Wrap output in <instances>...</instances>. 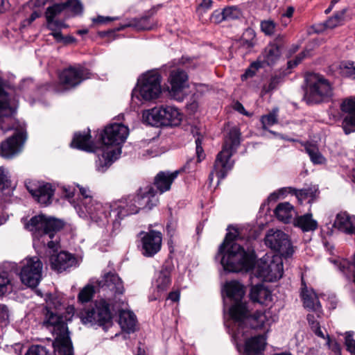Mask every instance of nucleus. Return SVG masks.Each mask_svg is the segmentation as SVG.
Returning <instances> with one entry per match:
<instances>
[{
    "mask_svg": "<svg viewBox=\"0 0 355 355\" xmlns=\"http://www.w3.org/2000/svg\"><path fill=\"white\" fill-rule=\"evenodd\" d=\"M290 193L295 195L300 203L305 200H308L309 203H313L319 196L320 191L318 185H310L306 188L302 189H296L295 188L288 187Z\"/></svg>",
    "mask_w": 355,
    "mask_h": 355,
    "instance_id": "obj_27",
    "label": "nucleus"
},
{
    "mask_svg": "<svg viewBox=\"0 0 355 355\" xmlns=\"http://www.w3.org/2000/svg\"><path fill=\"white\" fill-rule=\"evenodd\" d=\"M168 300H171V301L175 302H178L180 300V291H172L168 293Z\"/></svg>",
    "mask_w": 355,
    "mask_h": 355,
    "instance_id": "obj_63",
    "label": "nucleus"
},
{
    "mask_svg": "<svg viewBox=\"0 0 355 355\" xmlns=\"http://www.w3.org/2000/svg\"><path fill=\"white\" fill-rule=\"evenodd\" d=\"M223 11L225 21L236 19L241 16V10L235 6L225 8Z\"/></svg>",
    "mask_w": 355,
    "mask_h": 355,
    "instance_id": "obj_49",
    "label": "nucleus"
},
{
    "mask_svg": "<svg viewBox=\"0 0 355 355\" xmlns=\"http://www.w3.org/2000/svg\"><path fill=\"white\" fill-rule=\"evenodd\" d=\"M42 325L49 331L54 336V341L58 354L61 353L62 349L67 348L69 351V347H73L69 337L67 324L63 316L58 313L56 308L53 306L51 300H46V305L41 311Z\"/></svg>",
    "mask_w": 355,
    "mask_h": 355,
    "instance_id": "obj_5",
    "label": "nucleus"
},
{
    "mask_svg": "<svg viewBox=\"0 0 355 355\" xmlns=\"http://www.w3.org/2000/svg\"><path fill=\"white\" fill-rule=\"evenodd\" d=\"M327 345L334 355H342L341 346L336 340H331L327 336Z\"/></svg>",
    "mask_w": 355,
    "mask_h": 355,
    "instance_id": "obj_54",
    "label": "nucleus"
},
{
    "mask_svg": "<svg viewBox=\"0 0 355 355\" xmlns=\"http://www.w3.org/2000/svg\"><path fill=\"white\" fill-rule=\"evenodd\" d=\"M266 338L258 335L248 338L245 342L244 352L246 355H259L264 351Z\"/></svg>",
    "mask_w": 355,
    "mask_h": 355,
    "instance_id": "obj_28",
    "label": "nucleus"
},
{
    "mask_svg": "<svg viewBox=\"0 0 355 355\" xmlns=\"http://www.w3.org/2000/svg\"><path fill=\"white\" fill-rule=\"evenodd\" d=\"M340 108L344 116L342 128L346 135L355 132V96L343 100Z\"/></svg>",
    "mask_w": 355,
    "mask_h": 355,
    "instance_id": "obj_18",
    "label": "nucleus"
},
{
    "mask_svg": "<svg viewBox=\"0 0 355 355\" xmlns=\"http://www.w3.org/2000/svg\"><path fill=\"white\" fill-rule=\"evenodd\" d=\"M257 272L268 282L277 281L283 276V263L279 258H273L269 263L261 261L258 264Z\"/></svg>",
    "mask_w": 355,
    "mask_h": 355,
    "instance_id": "obj_16",
    "label": "nucleus"
},
{
    "mask_svg": "<svg viewBox=\"0 0 355 355\" xmlns=\"http://www.w3.org/2000/svg\"><path fill=\"white\" fill-rule=\"evenodd\" d=\"M171 92L173 96L179 94L188 86V75L187 72L180 69L172 70L169 76Z\"/></svg>",
    "mask_w": 355,
    "mask_h": 355,
    "instance_id": "obj_24",
    "label": "nucleus"
},
{
    "mask_svg": "<svg viewBox=\"0 0 355 355\" xmlns=\"http://www.w3.org/2000/svg\"><path fill=\"white\" fill-rule=\"evenodd\" d=\"M91 138L89 130L87 132H76L73 135L71 146L87 152L94 151V145Z\"/></svg>",
    "mask_w": 355,
    "mask_h": 355,
    "instance_id": "obj_29",
    "label": "nucleus"
},
{
    "mask_svg": "<svg viewBox=\"0 0 355 355\" xmlns=\"http://www.w3.org/2000/svg\"><path fill=\"white\" fill-rule=\"evenodd\" d=\"M263 65L261 64V62L258 60L256 62H252L250 66L245 70L244 74L242 75L241 78L242 80L246 79L248 78L253 77L257 71L261 68L263 67Z\"/></svg>",
    "mask_w": 355,
    "mask_h": 355,
    "instance_id": "obj_50",
    "label": "nucleus"
},
{
    "mask_svg": "<svg viewBox=\"0 0 355 355\" xmlns=\"http://www.w3.org/2000/svg\"><path fill=\"white\" fill-rule=\"evenodd\" d=\"M156 10L152 8L146 12L141 17L132 19L128 24L118 30L125 27H132L137 31H151L158 26L157 21L153 17L155 15Z\"/></svg>",
    "mask_w": 355,
    "mask_h": 355,
    "instance_id": "obj_21",
    "label": "nucleus"
},
{
    "mask_svg": "<svg viewBox=\"0 0 355 355\" xmlns=\"http://www.w3.org/2000/svg\"><path fill=\"white\" fill-rule=\"evenodd\" d=\"M274 213L276 217L284 223H291L295 214L294 207L288 202L279 203Z\"/></svg>",
    "mask_w": 355,
    "mask_h": 355,
    "instance_id": "obj_35",
    "label": "nucleus"
},
{
    "mask_svg": "<svg viewBox=\"0 0 355 355\" xmlns=\"http://www.w3.org/2000/svg\"><path fill=\"white\" fill-rule=\"evenodd\" d=\"M26 139L24 131H17L0 145V154L6 158H11L19 153Z\"/></svg>",
    "mask_w": 355,
    "mask_h": 355,
    "instance_id": "obj_15",
    "label": "nucleus"
},
{
    "mask_svg": "<svg viewBox=\"0 0 355 355\" xmlns=\"http://www.w3.org/2000/svg\"><path fill=\"white\" fill-rule=\"evenodd\" d=\"M60 348L61 349L60 355H73V347H69V352L67 350V348ZM57 349L55 342L53 343L51 347L40 345H33L28 348L25 355H59Z\"/></svg>",
    "mask_w": 355,
    "mask_h": 355,
    "instance_id": "obj_26",
    "label": "nucleus"
},
{
    "mask_svg": "<svg viewBox=\"0 0 355 355\" xmlns=\"http://www.w3.org/2000/svg\"><path fill=\"white\" fill-rule=\"evenodd\" d=\"M255 32L252 28H247L241 40L242 46L251 49L255 44Z\"/></svg>",
    "mask_w": 355,
    "mask_h": 355,
    "instance_id": "obj_42",
    "label": "nucleus"
},
{
    "mask_svg": "<svg viewBox=\"0 0 355 355\" xmlns=\"http://www.w3.org/2000/svg\"><path fill=\"white\" fill-rule=\"evenodd\" d=\"M179 171H175L173 172H171L168 171H159L154 178L153 185L155 187L156 189H154L153 185L148 184L144 187H140L138 189L135 194H130L127 196H140L139 191L143 189V191H146L148 189H151L152 190L150 192L147 193L146 196L149 198L150 202L148 203V205L139 208V211L141 209H152L154 207H155L159 200L157 198L155 197L156 194L159 193V194H162L164 192H166L171 189V185L174 180L178 178ZM146 196V194L144 195Z\"/></svg>",
    "mask_w": 355,
    "mask_h": 355,
    "instance_id": "obj_9",
    "label": "nucleus"
},
{
    "mask_svg": "<svg viewBox=\"0 0 355 355\" xmlns=\"http://www.w3.org/2000/svg\"><path fill=\"white\" fill-rule=\"evenodd\" d=\"M304 306L309 310L315 312L318 316L322 313V306L318 296L314 292L306 291L302 293Z\"/></svg>",
    "mask_w": 355,
    "mask_h": 355,
    "instance_id": "obj_38",
    "label": "nucleus"
},
{
    "mask_svg": "<svg viewBox=\"0 0 355 355\" xmlns=\"http://www.w3.org/2000/svg\"><path fill=\"white\" fill-rule=\"evenodd\" d=\"M94 293V286L91 284L86 285L78 293V302L81 303L89 302L93 298Z\"/></svg>",
    "mask_w": 355,
    "mask_h": 355,
    "instance_id": "obj_43",
    "label": "nucleus"
},
{
    "mask_svg": "<svg viewBox=\"0 0 355 355\" xmlns=\"http://www.w3.org/2000/svg\"><path fill=\"white\" fill-rule=\"evenodd\" d=\"M234 230L235 232H227L226 234L223 242L219 246L218 254H223L226 248L230 247L233 243H236V241L238 240L239 235L237 234V230L235 229Z\"/></svg>",
    "mask_w": 355,
    "mask_h": 355,
    "instance_id": "obj_48",
    "label": "nucleus"
},
{
    "mask_svg": "<svg viewBox=\"0 0 355 355\" xmlns=\"http://www.w3.org/2000/svg\"><path fill=\"white\" fill-rule=\"evenodd\" d=\"M66 25L64 24H62L61 25H57L53 27V30H50L51 33H50V35H52L54 39L58 42H61L64 40V36L62 35L61 33V29L62 28H65Z\"/></svg>",
    "mask_w": 355,
    "mask_h": 355,
    "instance_id": "obj_53",
    "label": "nucleus"
},
{
    "mask_svg": "<svg viewBox=\"0 0 355 355\" xmlns=\"http://www.w3.org/2000/svg\"><path fill=\"white\" fill-rule=\"evenodd\" d=\"M62 4L64 10H69L74 15H80L83 12V6L80 0H67Z\"/></svg>",
    "mask_w": 355,
    "mask_h": 355,
    "instance_id": "obj_44",
    "label": "nucleus"
},
{
    "mask_svg": "<svg viewBox=\"0 0 355 355\" xmlns=\"http://www.w3.org/2000/svg\"><path fill=\"white\" fill-rule=\"evenodd\" d=\"M26 187L31 196L42 205L47 206L52 202L55 189L51 184L43 183L33 187V182H29L26 184Z\"/></svg>",
    "mask_w": 355,
    "mask_h": 355,
    "instance_id": "obj_19",
    "label": "nucleus"
},
{
    "mask_svg": "<svg viewBox=\"0 0 355 355\" xmlns=\"http://www.w3.org/2000/svg\"><path fill=\"white\" fill-rule=\"evenodd\" d=\"M221 255V265L225 270L232 272L249 271L255 266L256 255L254 251L249 248L245 250L237 243H233L224 250Z\"/></svg>",
    "mask_w": 355,
    "mask_h": 355,
    "instance_id": "obj_7",
    "label": "nucleus"
},
{
    "mask_svg": "<svg viewBox=\"0 0 355 355\" xmlns=\"http://www.w3.org/2000/svg\"><path fill=\"white\" fill-rule=\"evenodd\" d=\"M119 17H103L101 15L97 16L96 18L92 19V21L94 24H104L110 23L112 21L118 20Z\"/></svg>",
    "mask_w": 355,
    "mask_h": 355,
    "instance_id": "obj_57",
    "label": "nucleus"
},
{
    "mask_svg": "<svg viewBox=\"0 0 355 355\" xmlns=\"http://www.w3.org/2000/svg\"><path fill=\"white\" fill-rule=\"evenodd\" d=\"M10 280L6 275H0V296L3 295L8 291Z\"/></svg>",
    "mask_w": 355,
    "mask_h": 355,
    "instance_id": "obj_56",
    "label": "nucleus"
},
{
    "mask_svg": "<svg viewBox=\"0 0 355 355\" xmlns=\"http://www.w3.org/2000/svg\"><path fill=\"white\" fill-rule=\"evenodd\" d=\"M235 110L244 115H248V112L245 111L243 105L239 101H237L234 106Z\"/></svg>",
    "mask_w": 355,
    "mask_h": 355,
    "instance_id": "obj_64",
    "label": "nucleus"
},
{
    "mask_svg": "<svg viewBox=\"0 0 355 355\" xmlns=\"http://www.w3.org/2000/svg\"><path fill=\"white\" fill-rule=\"evenodd\" d=\"M153 284L156 289V296L159 297L162 293L166 291L171 284V271L166 268L159 270L156 275Z\"/></svg>",
    "mask_w": 355,
    "mask_h": 355,
    "instance_id": "obj_30",
    "label": "nucleus"
},
{
    "mask_svg": "<svg viewBox=\"0 0 355 355\" xmlns=\"http://www.w3.org/2000/svg\"><path fill=\"white\" fill-rule=\"evenodd\" d=\"M250 297L252 302L261 304H268L272 300V294L270 290L262 284H257L252 286Z\"/></svg>",
    "mask_w": 355,
    "mask_h": 355,
    "instance_id": "obj_31",
    "label": "nucleus"
},
{
    "mask_svg": "<svg viewBox=\"0 0 355 355\" xmlns=\"http://www.w3.org/2000/svg\"><path fill=\"white\" fill-rule=\"evenodd\" d=\"M354 332L347 331L345 334V345L346 349L352 355H355V340L353 338Z\"/></svg>",
    "mask_w": 355,
    "mask_h": 355,
    "instance_id": "obj_51",
    "label": "nucleus"
},
{
    "mask_svg": "<svg viewBox=\"0 0 355 355\" xmlns=\"http://www.w3.org/2000/svg\"><path fill=\"white\" fill-rule=\"evenodd\" d=\"M129 134L128 128L122 123H112L101 132L99 139L105 148H120Z\"/></svg>",
    "mask_w": 355,
    "mask_h": 355,
    "instance_id": "obj_11",
    "label": "nucleus"
},
{
    "mask_svg": "<svg viewBox=\"0 0 355 355\" xmlns=\"http://www.w3.org/2000/svg\"><path fill=\"white\" fill-rule=\"evenodd\" d=\"M141 253L147 257H152L156 254L162 247V235L160 232L150 230L148 232H141Z\"/></svg>",
    "mask_w": 355,
    "mask_h": 355,
    "instance_id": "obj_17",
    "label": "nucleus"
},
{
    "mask_svg": "<svg viewBox=\"0 0 355 355\" xmlns=\"http://www.w3.org/2000/svg\"><path fill=\"white\" fill-rule=\"evenodd\" d=\"M163 126L178 125L182 120V115L179 110L173 106H162Z\"/></svg>",
    "mask_w": 355,
    "mask_h": 355,
    "instance_id": "obj_33",
    "label": "nucleus"
},
{
    "mask_svg": "<svg viewBox=\"0 0 355 355\" xmlns=\"http://www.w3.org/2000/svg\"><path fill=\"white\" fill-rule=\"evenodd\" d=\"M212 3L213 1L211 0H202L198 6V10L202 12L210 9L212 6Z\"/></svg>",
    "mask_w": 355,
    "mask_h": 355,
    "instance_id": "obj_61",
    "label": "nucleus"
},
{
    "mask_svg": "<svg viewBox=\"0 0 355 355\" xmlns=\"http://www.w3.org/2000/svg\"><path fill=\"white\" fill-rule=\"evenodd\" d=\"M64 10L62 3H53L49 6L45 11V17L46 20V28L49 30H53V27L57 25L64 24L60 20H56L55 18L59 16Z\"/></svg>",
    "mask_w": 355,
    "mask_h": 355,
    "instance_id": "obj_34",
    "label": "nucleus"
},
{
    "mask_svg": "<svg viewBox=\"0 0 355 355\" xmlns=\"http://www.w3.org/2000/svg\"><path fill=\"white\" fill-rule=\"evenodd\" d=\"M334 227L346 234L355 236V216H351L347 212L337 214Z\"/></svg>",
    "mask_w": 355,
    "mask_h": 355,
    "instance_id": "obj_23",
    "label": "nucleus"
},
{
    "mask_svg": "<svg viewBox=\"0 0 355 355\" xmlns=\"http://www.w3.org/2000/svg\"><path fill=\"white\" fill-rule=\"evenodd\" d=\"M283 37L279 35L273 42L270 43L263 50L259 60L264 66H272L279 60L281 55V44Z\"/></svg>",
    "mask_w": 355,
    "mask_h": 355,
    "instance_id": "obj_22",
    "label": "nucleus"
},
{
    "mask_svg": "<svg viewBox=\"0 0 355 355\" xmlns=\"http://www.w3.org/2000/svg\"><path fill=\"white\" fill-rule=\"evenodd\" d=\"M196 155H197L196 161H195L193 158L189 159L182 168L183 171H187L188 173L191 172L193 169H194V166L193 165H194L196 163L201 162L202 160L204 159L205 157V155L204 153V150L202 147V138L198 137L196 139Z\"/></svg>",
    "mask_w": 355,
    "mask_h": 355,
    "instance_id": "obj_40",
    "label": "nucleus"
},
{
    "mask_svg": "<svg viewBox=\"0 0 355 355\" xmlns=\"http://www.w3.org/2000/svg\"><path fill=\"white\" fill-rule=\"evenodd\" d=\"M98 284L103 291L110 292L113 297L109 298L108 301L103 298L96 300L94 306L85 311L82 321L85 324H97L107 329L112 324L110 305L117 309L123 305L121 297L125 293V288L122 279L114 272L104 274Z\"/></svg>",
    "mask_w": 355,
    "mask_h": 355,
    "instance_id": "obj_2",
    "label": "nucleus"
},
{
    "mask_svg": "<svg viewBox=\"0 0 355 355\" xmlns=\"http://www.w3.org/2000/svg\"><path fill=\"white\" fill-rule=\"evenodd\" d=\"M82 198V205L92 220L101 225H111L112 232L116 234L121 228V222L126 216L137 214L139 209L148 205L150 202L146 196L151 189L146 191L141 189L139 196H123L121 199L110 203L102 204L94 200L92 191L87 187H79Z\"/></svg>",
    "mask_w": 355,
    "mask_h": 355,
    "instance_id": "obj_1",
    "label": "nucleus"
},
{
    "mask_svg": "<svg viewBox=\"0 0 355 355\" xmlns=\"http://www.w3.org/2000/svg\"><path fill=\"white\" fill-rule=\"evenodd\" d=\"M265 244L278 252L284 258L291 257L293 254V248L288 236L281 230H270L265 237Z\"/></svg>",
    "mask_w": 355,
    "mask_h": 355,
    "instance_id": "obj_14",
    "label": "nucleus"
},
{
    "mask_svg": "<svg viewBox=\"0 0 355 355\" xmlns=\"http://www.w3.org/2000/svg\"><path fill=\"white\" fill-rule=\"evenodd\" d=\"M345 13V10L343 9V10L338 12L334 15L331 17H329L326 21H325V26L327 28H334L335 27L342 24L343 19H344V15Z\"/></svg>",
    "mask_w": 355,
    "mask_h": 355,
    "instance_id": "obj_46",
    "label": "nucleus"
},
{
    "mask_svg": "<svg viewBox=\"0 0 355 355\" xmlns=\"http://www.w3.org/2000/svg\"><path fill=\"white\" fill-rule=\"evenodd\" d=\"M51 268L61 272L72 267L76 263V258L70 253L60 252L51 257Z\"/></svg>",
    "mask_w": 355,
    "mask_h": 355,
    "instance_id": "obj_25",
    "label": "nucleus"
},
{
    "mask_svg": "<svg viewBox=\"0 0 355 355\" xmlns=\"http://www.w3.org/2000/svg\"><path fill=\"white\" fill-rule=\"evenodd\" d=\"M65 225L66 223L62 219L39 214L33 216L25 224V228L32 232L34 241L55 251L59 245L56 234L62 230Z\"/></svg>",
    "mask_w": 355,
    "mask_h": 355,
    "instance_id": "obj_4",
    "label": "nucleus"
},
{
    "mask_svg": "<svg viewBox=\"0 0 355 355\" xmlns=\"http://www.w3.org/2000/svg\"><path fill=\"white\" fill-rule=\"evenodd\" d=\"M119 322L123 330L128 333L134 332L137 324L136 315L132 311L122 310L119 312Z\"/></svg>",
    "mask_w": 355,
    "mask_h": 355,
    "instance_id": "obj_36",
    "label": "nucleus"
},
{
    "mask_svg": "<svg viewBox=\"0 0 355 355\" xmlns=\"http://www.w3.org/2000/svg\"><path fill=\"white\" fill-rule=\"evenodd\" d=\"M241 143L240 130L234 126L227 133L222 150L220 151L216 158L213 170L209 175V180L211 182L214 176L216 175L218 181L224 179L229 171L233 167V162L230 161L234 152L239 146Z\"/></svg>",
    "mask_w": 355,
    "mask_h": 355,
    "instance_id": "obj_6",
    "label": "nucleus"
},
{
    "mask_svg": "<svg viewBox=\"0 0 355 355\" xmlns=\"http://www.w3.org/2000/svg\"><path fill=\"white\" fill-rule=\"evenodd\" d=\"M286 192V188L280 189L278 191L273 192L270 193L268 196L269 201H276L279 199V196H284Z\"/></svg>",
    "mask_w": 355,
    "mask_h": 355,
    "instance_id": "obj_60",
    "label": "nucleus"
},
{
    "mask_svg": "<svg viewBox=\"0 0 355 355\" xmlns=\"http://www.w3.org/2000/svg\"><path fill=\"white\" fill-rule=\"evenodd\" d=\"M262 32L266 35H272L274 34L276 24L272 20H264L260 24Z\"/></svg>",
    "mask_w": 355,
    "mask_h": 355,
    "instance_id": "obj_52",
    "label": "nucleus"
},
{
    "mask_svg": "<svg viewBox=\"0 0 355 355\" xmlns=\"http://www.w3.org/2000/svg\"><path fill=\"white\" fill-rule=\"evenodd\" d=\"M91 75L90 71L81 64L71 65L60 72L59 83L66 89H73L90 78Z\"/></svg>",
    "mask_w": 355,
    "mask_h": 355,
    "instance_id": "obj_10",
    "label": "nucleus"
},
{
    "mask_svg": "<svg viewBox=\"0 0 355 355\" xmlns=\"http://www.w3.org/2000/svg\"><path fill=\"white\" fill-rule=\"evenodd\" d=\"M8 309L4 304H0V318L6 320L8 318Z\"/></svg>",
    "mask_w": 355,
    "mask_h": 355,
    "instance_id": "obj_62",
    "label": "nucleus"
},
{
    "mask_svg": "<svg viewBox=\"0 0 355 355\" xmlns=\"http://www.w3.org/2000/svg\"><path fill=\"white\" fill-rule=\"evenodd\" d=\"M210 20L214 24H220L225 21L223 9L222 10H216L211 15Z\"/></svg>",
    "mask_w": 355,
    "mask_h": 355,
    "instance_id": "obj_55",
    "label": "nucleus"
},
{
    "mask_svg": "<svg viewBox=\"0 0 355 355\" xmlns=\"http://www.w3.org/2000/svg\"><path fill=\"white\" fill-rule=\"evenodd\" d=\"M8 177L3 167H0V191L3 190L7 186Z\"/></svg>",
    "mask_w": 355,
    "mask_h": 355,
    "instance_id": "obj_58",
    "label": "nucleus"
},
{
    "mask_svg": "<svg viewBox=\"0 0 355 355\" xmlns=\"http://www.w3.org/2000/svg\"><path fill=\"white\" fill-rule=\"evenodd\" d=\"M42 268L43 264L38 257L26 259L19 274L21 282L28 287H36L42 279Z\"/></svg>",
    "mask_w": 355,
    "mask_h": 355,
    "instance_id": "obj_13",
    "label": "nucleus"
},
{
    "mask_svg": "<svg viewBox=\"0 0 355 355\" xmlns=\"http://www.w3.org/2000/svg\"><path fill=\"white\" fill-rule=\"evenodd\" d=\"M295 226L303 232L314 231L318 228V222L312 218L311 214H306L294 220Z\"/></svg>",
    "mask_w": 355,
    "mask_h": 355,
    "instance_id": "obj_39",
    "label": "nucleus"
},
{
    "mask_svg": "<svg viewBox=\"0 0 355 355\" xmlns=\"http://www.w3.org/2000/svg\"><path fill=\"white\" fill-rule=\"evenodd\" d=\"M227 297L234 301L230 308V318L238 326L237 334L245 335V328L262 329L268 324L269 312L266 311H251L250 303L243 301L245 295L244 286L237 281H231L225 285Z\"/></svg>",
    "mask_w": 355,
    "mask_h": 355,
    "instance_id": "obj_3",
    "label": "nucleus"
},
{
    "mask_svg": "<svg viewBox=\"0 0 355 355\" xmlns=\"http://www.w3.org/2000/svg\"><path fill=\"white\" fill-rule=\"evenodd\" d=\"M284 76L281 74H275L272 76L268 84L267 85H264L263 87V91L266 93H270L279 87V85L284 81Z\"/></svg>",
    "mask_w": 355,
    "mask_h": 355,
    "instance_id": "obj_45",
    "label": "nucleus"
},
{
    "mask_svg": "<svg viewBox=\"0 0 355 355\" xmlns=\"http://www.w3.org/2000/svg\"><path fill=\"white\" fill-rule=\"evenodd\" d=\"M304 148L313 164H320L324 162V157L320 153L318 148L315 145L306 144Z\"/></svg>",
    "mask_w": 355,
    "mask_h": 355,
    "instance_id": "obj_41",
    "label": "nucleus"
},
{
    "mask_svg": "<svg viewBox=\"0 0 355 355\" xmlns=\"http://www.w3.org/2000/svg\"><path fill=\"white\" fill-rule=\"evenodd\" d=\"M277 110H273L268 114L263 115L261 118L262 128L268 130V127L272 126L278 122Z\"/></svg>",
    "mask_w": 355,
    "mask_h": 355,
    "instance_id": "obj_47",
    "label": "nucleus"
},
{
    "mask_svg": "<svg viewBox=\"0 0 355 355\" xmlns=\"http://www.w3.org/2000/svg\"><path fill=\"white\" fill-rule=\"evenodd\" d=\"M101 149L94 150L97 153V159L95 164L96 170L99 172H105L119 158L121 153L120 148H105L101 146Z\"/></svg>",
    "mask_w": 355,
    "mask_h": 355,
    "instance_id": "obj_20",
    "label": "nucleus"
},
{
    "mask_svg": "<svg viewBox=\"0 0 355 355\" xmlns=\"http://www.w3.org/2000/svg\"><path fill=\"white\" fill-rule=\"evenodd\" d=\"M306 87L303 100L308 105L318 104L329 101L333 95L329 81L318 73H309L306 79Z\"/></svg>",
    "mask_w": 355,
    "mask_h": 355,
    "instance_id": "obj_8",
    "label": "nucleus"
},
{
    "mask_svg": "<svg viewBox=\"0 0 355 355\" xmlns=\"http://www.w3.org/2000/svg\"><path fill=\"white\" fill-rule=\"evenodd\" d=\"M162 77L157 71H149L138 80L139 94L142 99L151 101L159 97L161 94Z\"/></svg>",
    "mask_w": 355,
    "mask_h": 355,
    "instance_id": "obj_12",
    "label": "nucleus"
},
{
    "mask_svg": "<svg viewBox=\"0 0 355 355\" xmlns=\"http://www.w3.org/2000/svg\"><path fill=\"white\" fill-rule=\"evenodd\" d=\"M76 188L73 186H64L63 193L66 198H72L75 196Z\"/></svg>",
    "mask_w": 355,
    "mask_h": 355,
    "instance_id": "obj_59",
    "label": "nucleus"
},
{
    "mask_svg": "<svg viewBox=\"0 0 355 355\" xmlns=\"http://www.w3.org/2000/svg\"><path fill=\"white\" fill-rule=\"evenodd\" d=\"M162 112V107H156L146 110L143 113V120L145 123L152 126H163Z\"/></svg>",
    "mask_w": 355,
    "mask_h": 355,
    "instance_id": "obj_37",
    "label": "nucleus"
},
{
    "mask_svg": "<svg viewBox=\"0 0 355 355\" xmlns=\"http://www.w3.org/2000/svg\"><path fill=\"white\" fill-rule=\"evenodd\" d=\"M6 86L7 82L0 77V119L11 116L15 111L8 101V93L5 91Z\"/></svg>",
    "mask_w": 355,
    "mask_h": 355,
    "instance_id": "obj_32",
    "label": "nucleus"
}]
</instances>
